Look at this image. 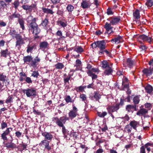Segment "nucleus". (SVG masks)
<instances>
[{
	"mask_svg": "<svg viewBox=\"0 0 153 153\" xmlns=\"http://www.w3.org/2000/svg\"><path fill=\"white\" fill-rule=\"evenodd\" d=\"M53 120L55 121L56 124L59 127H62V131L64 138H67L69 134V131L66 129L64 125L66 123L67 121L69 120V118L66 115L60 117H53Z\"/></svg>",
	"mask_w": 153,
	"mask_h": 153,
	"instance_id": "obj_1",
	"label": "nucleus"
},
{
	"mask_svg": "<svg viewBox=\"0 0 153 153\" xmlns=\"http://www.w3.org/2000/svg\"><path fill=\"white\" fill-rule=\"evenodd\" d=\"M23 60L25 63L27 64L30 66L35 68L37 67L40 61V58L37 56L34 59L31 55H27L23 57Z\"/></svg>",
	"mask_w": 153,
	"mask_h": 153,
	"instance_id": "obj_2",
	"label": "nucleus"
},
{
	"mask_svg": "<svg viewBox=\"0 0 153 153\" xmlns=\"http://www.w3.org/2000/svg\"><path fill=\"white\" fill-rule=\"evenodd\" d=\"M27 28L29 31L32 32L34 35H38L41 32V30L36 22L32 23L31 25L28 26Z\"/></svg>",
	"mask_w": 153,
	"mask_h": 153,
	"instance_id": "obj_3",
	"label": "nucleus"
},
{
	"mask_svg": "<svg viewBox=\"0 0 153 153\" xmlns=\"http://www.w3.org/2000/svg\"><path fill=\"white\" fill-rule=\"evenodd\" d=\"M22 91L28 97L32 96L33 97H35L37 95L36 90L33 88L22 89Z\"/></svg>",
	"mask_w": 153,
	"mask_h": 153,
	"instance_id": "obj_4",
	"label": "nucleus"
},
{
	"mask_svg": "<svg viewBox=\"0 0 153 153\" xmlns=\"http://www.w3.org/2000/svg\"><path fill=\"white\" fill-rule=\"evenodd\" d=\"M125 101V100L124 99L120 98L119 103H117L115 105H111L112 106H110L109 109L111 110L112 112L116 111V112H117V111L120 108V106H121L124 104Z\"/></svg>",
	"mask_w": 153,
	"mask_h": 153,
	"instance_id": "obj_5",
	"label": "nucleus"
},
{
	"mask_svg": "<svg viewBox=\"0 0 153 153\" xmlns=\"http://www.w3.org/2000/svg\"><path fill=\"white\" fill-rule=\"evenodd\" d=\"M97 45L96 46L97 48H99V53L103 54V51L106 48V43L104 40L102 41H97Z\"/></svg>",
	"mask_w": 153,
	"mask_h": 153,
	"instance_id": "obj_6",
	"label": "nucleus"
},
{
	"mask_svg": "<svg viewBox=\"0 0 153 153\" xmlns=\"http://www.w3.org/2000/svg\"><path fill=\"white\" fill-rule=\"evenodd\" d=\"M72 110L70 111V112L68 113V116L69 119H73L75 118L78 115L77 111L78 109L75 106V105L74 104H72Z\"/></svg>",
	"mask_w": 153,
	"mask_h": 153,
	"instance_id": "obj_7",
	"label": "nucleus"
},
{
	"mask_svg": "<svg viewBox=\"0 0 153 153\" xmlns=\"http://www.w3.org/2000/svg\"><path fill=\"white\" fill-rule=\"evenodd\" d=\"M84 51V50L82 47L78 46L75 47L74 51L71 53L72 54V56L74 58H79L80 56L79 54H77L76 53H81Z\"/></svg>",
	"mask_w": 153,
	"mask_h": 153,
	"instance_id": "obj_8",
	"label": "nucleus"
},
{
	"mask_svg": "<svg viewBox=\"0 0 153 153\" xmlns=\"http://www.w3.org/2000/svg\"><path fill=\"white\" fill-rule=\"evenodd\" d=\"M134 64V61L131 58H128L127 59L126 61L123 62L124 66L129 67L130 68H132Z\"/></svg>",
	"mask_w": 153,
	"mask_h": 153,
	"instance_id": "obj_9",
	"label": "nucleus"
},
{
	"mask_svg": "<svg viewBox=\"0 0 153 153\" xmlns=\"http://www.w3.org/2000/svg\"><path fill=\"white\" fill-rule=\"evenodd\" d=\"M16 40V47H20L22 45L25 44L24 39L23 38L22 36L19 34L15 38Z\"/></svg>",
	"mask_w": 153,
	"mask_h": 153,
	"instance_id": "obj_10",
	"label": "nucleus"
},
{
	"mask_svg": "<svg viewBox=\"0 0 153 153\" xmlns=\"http://www.w3.org/2000/svg\"><path fill=\"white\" fill-rule=\"evenodd\" d=\"M122 79V87L121 90L123 91H126V88H128L129 87V80L127 78L124 77Z\"/></svg>",
	"mask_w": 153,
	"mask_h": 153,
	"instance_id": "obj_11",
	"label": "nucleus"
},
{
	"mask_svg": "<svg viewBox=\"0 0 153 153\" xmlns=\"http://www.w3.org/2000/svg\"><path fill=\"white\" fill-rule=\"evenodd\" d=\"M39 145L45 148V149L48 151L50 150L51 149V147L49 146V142L46 140L42 141L39 143Z\"/></svg>",
	"mask_w": 153,
	"mask_h": 153,
	"instance_id": "obj_12",
	"label": "nucleus"
},
{
	"mask_svg": "<svg viewBox=\"0 0 153 153\" xmlns=\"http://www.w3.org/2000/svg\"><path fill=\"white\" fill-rule=\"evenodd\" d=\"M110 20V22L112 25H116L121 20L120 16H114L109 18Z\"/></svg>",
	"mask_w": 153,
	"mask_h": 153,
	"instance_id": "obj_13",
	"label": "nucleus"
},
{
	"mask_svg": "<svg viewBox=\"0 0 153 153\" xmlns=\"http://www.w3.org/2000/svg\"><path fill=\"white\" fill-rule=\"evenodd\" d=\"M139 39L142 40L143 41L147 42L150 44H151V42L153 41V39L151 37L142 34L140 35L139 37Z\"/></svg>",
	"mask_w": 153,
	"mask_h": 153,
	"instance_id": "obj_14",
	"label": "nucleus"
},
{
	"mask_svg": "<svg viewBox=\"0 0 153 153\" xmlns=\"http://www.w3.org/2000/svg\"><path fill=\"white\" fill-rule=\"evenodd\" d=\"M38 19V18L33 17L31 15L28 16L26 19L27 26L31 25L32 23L36 22Z\"/></svg>",
	"mask_w": 153,
	"mask_h": 153,
	"instance_id": "obj_15",
	"label": "nucleus"
},
{
	"mask_svg": "<svg viewBox=\"0 0 153 153\" xmlns=\"http://www.w3.org/2000/svg\"><path fill=\"white\" fill-rule=\"evenodd\" d=\"M49 23L48 19V18H45L44 19H42L39 26L42 27L43 28L46 30L48 28L47 26Z\"/></svg>",
	"mask_w": 153,
	"mask_h": 153,
	"instance_id": "obj_16",
	"label": "nucleus"
},
{
	"mask_svg": "<svg viewBox=\"0 0 153 153\" xmlns=\"http://www.w3.org/2000/svg\"><path fill=\"white\" fill-rule=\"evenodd\" d=\"M91 5L89 0H84L81 3V7L83 9L87 8L89 7Z\"/></svg>",
	"mask_w": 153,
	"mask_h": 153,
	"instance_id": "obj_17",
	"label": "nucleus"
},
{
	"mask_svg": "<svg viewBox=\"0 0 153 153\" xmlns=\"http://www.w3.org/2000/svg\"><path fill=\"white\" fill-rule=\"evenodd\" d=\"M42 135L44 137L45 140H51L53 138V136L51 133L47 132H45L42 133Z\"/></svg>",
	"mask_w": 153,
	"mask_h": 153,
	"instance_id": "obj_18",
	"label": "nucleus"
},
{
	"mask_svg": "<svg viewBox=\"0 0 153 153\" xmlns=\"http://www.w3.org/2000/svg\"><path fill=\"white\" fill-rule=\"evenodd\" d=\"M136 106L135 105H128L126 106V109L128 112H133L134 110L136 111Z\"/></svg>",
	"mask_w": 153,
	"mask_h": 153,
	"instance_id": "obj_19",
	"label": "nucleus"
},
{
	"mask_svg": "<svg viewBox=\"0 0 153 153\" xmlns=\"http://www.w3.org/2000/svg\"><path fill=\"white\" fill-rule=\"evenodd\" d=\"M105 69V70L102 74V75L105 76H109L110 75H112V73L113 72V70L110 67Z\"/></svg>",
	"mask_w": 153,
	"mask_h": 153,
	"instance_id": "obj_20",
	"label": "nucleus"
},
{
	"mask_svg": "<svg viewBox=\"0 0 153 153\" xmlns=\"http://www.w3.org/2000/svg\"><path fill=\"white\" fill-rule=\"evenodd\" d=\"M49 44L47 41L41 42L39 44L40 49H45L48 48Z\"/></svg>",
	"mask_w": 153,
	"mask_h": 153,
	"instance_id": "obj_21",
	"label": "nucleus"
},
{
	"mask_svg": "<svg viewBox=\"0 0 153 153\" xmlns=\"http://www.w3.org/2000/svg\"><path fill=\"white\" fill-rule=\"evenodd\" d=\"M36 44L34 43H32L30 45H28L26 50L27 53H32L33 49L36 48Z\"/></svg>",
	"mask_w": 153,
	"mask_h": 153,
	"instance_id": "obj_22",
	"label": "nucleus"
},
{
	"mask_svg": "<svg viewBox=\"0 0 153 153\" xmlns=\"http://www.w3.org/2000/svg\"><path fill=\"white\" fill-rule=\"evenodd\" d=\"M129 123L133 129L136 131H137V128L139 125V122L133 120L131 121Z\"/></svg>",
	"mask_w": 153,
	"mask_h": 153,
	"instance_id": "obj_23",
	"label": "nucleus"
},
{
	"mask_svg": "<svg viewBox=\"0 0 153 153\" xmlns=\"http://www.w3.org/2000/svg\"><path fill=\"white\" fill-rule=\"evenodd\" d=\"M42 9L43 12L44 13H46L48 14L53 15L54 13V12L52 10L48 8L42 7Z\"/></svg>",
	"mask_w": 153,
	"mask_h": 153,
	"instance_id": "obj_24",
	"label": "nucleus"
},
{
	"mask_svg": "<svg viewBox=\"0 0 153 153\" xmlns=\"http://www.w3.org/2000/svg\"><path fill=\"white\" fill-rule=\"evenodd\" d=\"M140 96L139 95H134V96L133 97V101L134 105H136L137 104L139 103L140 101Z\"/></svg>",
	"mask_w": 153,
	"mask_h": 153,
	"instance_id": "obj_25",
	"label": "nucleus"
},
{
	"mask_svg": "<svg viewBox=\"0 0 153 153\" xmlns=\"http://www.w3.org/2000/svg\"><path fill=\"white\" fill-rule=\"evenodd\" d=\"M86 87V86H80L79 87H76L75 90L78 93L83 92L85 91L84 89Z\"/></svg>",
	"mask_w": 153,
	"mask_h": 153,
	"instance_id": "obj_26",
	"label": "nucleus"
},
{
	"mask_svg": "<svg viewBox=\"0 0 153 153\" xmlns=\"http://www.w3.org/2000/svg\"><path fill=\"white\" fill-rule=\"evenodd\" d=\"M110 25H112L111 23H108V22H106L105 25L104 26V27L106 31L104 33V34L106 35V34L108 33V32L110 31Z\"/></svg>",
	"mask_w": 153,
	"mask_h": 153,
	"instance_id": "obj_27",
	"label": "nucleus"
},
{
	"mask_svg": "<svg viewBox=\"0 0 153 153\" xmlns=\"http://www.w3.org/2000/svg\"><path fill=\"white\" fill-rule=\"evenodd\" d=\"M18 22L20 25V27L22 28L23 30L25 29V21L23 18H21L18 20Z\"/></svg>",
	"mask_w": 153,
	"mask_h": 153,
	"instance_id": "obj_28",
	"label": "nucleus"
},
{
	"mask_svg": "<svg viewBox=\"0 0 153 153\" xmlns=\"http://www.w3.org/2000/svg\"><path fill=\"white\" fill-rule=\"evenodd\" d=\"M122 39V37L118 35L117 36L112 39L110 41L112 42H114L115 44H118L121 42L120 39Z\"/></svg>",
	"mask_w": 153,
	"mask_h": 153,
	"instance_id": "obj_29",
	"label": "nucleus"
},
{
	"mask_svg": "<svg viewBox=\"0 0 153 153\" xmlns=\"http://www.w3.org/2000/svg\"><path fill=\"white\" fill-rule=\"evenodd\" d=\"M153 89L152 87L149 84L147 85L145 88L146 91L149 94L152 93Z\"/></svg>",
	"mask_w": 153,
	"mask_h": 153,
	"instance_id": "obj_30",
	"label": "nucleus"
},
{
	"mask_svg": "<svg viewBox=\"0 0 153 153\" xmlns=\"http://www.w3.org/2000/svg\"><path fill=\"white\" fill-rule=\"evenodd\" d=\"M148 113V111L146 109L141 108L140 109L137 113L138 115H140L141 114L143 115Z\"/></svg>",
	"mask_w": 153,
	"mask_h": 153,
	"instance_id": "obj_31",
	"label": "nucleus"
},
{
	"mask_svg": "<svg viewBox=\"0 0 153 153\" xmlns=\"http://www.w3.org/2000/svg\"><path fill=\"white\" fill-rule=\"evenodd\" d=\"M93 97L96 101H99L101 98V95L98 92L94 91L93 94Z\"/></svg>",
	"mask_w": 153,
	"mask_h": 153,
	"instance_id": "obj_32",
	"label": "nucleus"
},
{
	"mask_svg": "<svg viewBox=\"0 0 153 153\" xmlns=\"http://www.w3.org/2000/svg\"><path fill=\"white\" fill-rule=\"evenodd\" d=\"M87 73L89 76L92 77V80L96 79L97 77V75L93 73L91 70H88L87 71Z\"/></svg>",
	"mask_w": 153,
	"mask_h": 153,
	"instance_id": "obj_33",
	"label": "nucleus"
},
{
	"mask_svg": "<svg viewBox=\"0 0 153 153\" xmlns=\"http://www.w3.org/2000/svg\"><path fill=\"white\" fill-rule=\"evenodd\" d=\"M28 11L30 12H32L33 10H35L37 9V7L36 4H32L30 5H29Z\"/></svg>",
	"mask_w": 153,
	"mask_h": 153,
	"instance_id": "obj_34",
	"label": "nucleus"
},
{
	"mask_svg": "<svg viewBox=\"0 0 153 153\" xmlns=\"http://www.w3.org/2000/svg\"><path fill=\"white\" fill-rule=\"evenodd\" d=\"M19 34L15 30H10V35L12 36L13 39L16 38V37Z\"/></svg>",
	"mask_w": 153,
	"mask_h": 153,
	"instance_id": "obj_35",
	"label": "nucleus"
},
{
	"mask_svg": "<svg viewBox=\"0 0 153 153\" xmlns=\"http://www.w3.org/2000/svg\"><path fill=\"white\" fill-rule=\"evenodd\" d=\"M101 65L102 68L105 69L110 67L108 63L105 60H104L102 62Z\"/></svg>",
	"mask_w": 153,
	"mask_h": 153,
	"instance_id": "obj_36",
	"label": "nucleus"
},
{
	"mask_svg": "<svg viewBox=\"0 0 153 153\" xmlns=\"http://www.w3.org/2000/svg\"><path fill=\"white\" fill-rule=\"evenodd\" d=\"M133 16L135 19H137L140 17V11L139 10L137 9L133 13Z\"/></svg>",
	"mask_w": 153,
	"mask_h": 153,
	"instance_id": "obj_37",
	"label": "nucleus"
},
{
	"mask_svg": "<svg viewBox=\"0 0 153 153\" xmlns=\"http://www.w3.org/2000/svg\"><path fill=\"white\" fill-rule=\"evenodd\" d=\"M21 16L20 14L18 13H16V12L13 13L11 16H10V19H13L14 18H18V19H21L20 18Z\"/></svg>",
	"mask_w": 153,
	"mask_h": 153,
	"instance_id": "obj_38",
	"label": "nucleus"
},
{
	"mask_svg": "<svg viewBox=\"0 0 153 153\" xmlns=\"http://www.w3.org/2000/svg\"><path fill=\"white\" fill-rule=\"evenodd\" d=\"M55 67L56 69H62L64 68V66L62 63L58 62L55 65Z\"/></svg>",
	"mask_w": 153,
	"mask_h": 153,
	"instance_id": "obj_39",
	"label": "nucleus"
},
{
	"mask_svg": "<svg viewBox=\"0 0 153 153\" xmlns=\"http://www.w3.org/2000/svg\"><path fill=\"white\" fill-rule=\"evenodd\" d=\"M132 128L131 125H130V123L127 125L124 128L126 131L128 133L131 132Z\"/></svg>",
	"mask_w": 153,
	"mask_h": 153,
	"instance_id": "obj_40",
	"label": "nucleus"
},
{
	"mask_svg": "<svg viewBox=\"0 0 153 153\" xmlns=\"http://www.w3.org/2000/svg\"><path fill=\"white\" fill-rule=\"evenodd\" d=\"M97 114L98 116L100 117L103 118L107 114V113L105 111H103L102 112H97Z\"/></svg>",
	"mask_w": 153,
	"mask_h": 153,
	"instance_id": "obj_41",
	"label": "nucleus"
},
{
	"mask_svg": "<svg viewBox=\"0 0 153 153\" xmlns=\"http://www.w3.org/2000/svg\"><path fill=\"white\" fill-rule=\"evenodd\" d=\"M145 5L148 7H151L153 5V0H146Z\"/></svg>",
	"mask_w": 153,
	"mask_h": 153,
	"instance_id": "obj_42",
	"label": "nucleus"
},
{
	"mask_svg": "<svg viewBox=\"0 0 153 153\" xmlns=\"http://www.w3.org/2000/svg\"><path fill=\"white\" fill-rule=\"evenodd\" d=\"M80 98L81 99L82 101L85 103V101H86L87 97L85 94H81L80 95Z\"/></svg>",
	"mask_w": 153,
	"mask_h": 153,
	"instance_id": "obj_43",
	"label": "nucleus"
},
{
	"mask_svg": "<svg viewBox=\"0 0 153 153\" xmlns=\"http://www.w3.org/2000/svg\"><path fill=\"white\" fill-rule=\"evenodd\" d=\"M66 9L69 12H71L74 9V7L71 4H69L67 7Z\"/></svg>",
	"mask_w": 153,
	"mask_h": 153,
	"instance_id": "obj_44",
	"label": "nucleus"
},
{
	"mask_svg": "<svg viewBox=\"0 0 153 153\" xmlns=\"http://www.w3.org/2000/svg\"><path fill=\"white\" fill-rule=\"evenodd\" d=\"M110 106H112L111 105H108L106 108V109L108 111V112L109 113V114H110L111 116L113 118V119H114V115L111 113H113L114 112H116V111H112L110 109H109V107Z\"/></svg>",
	"mask_w": 153,
	"mask_h": 153,
	"instance_id": "obj_45",
	"label": "nucleus"
},
{
	"mask_svg": "<svg viewBox=\"0 0 153 153\" xmlns=\"http://www.w3.org/2000/svg\"><path fill=\"white\" fill-rule=\"evenodd\" d=\"M39 75V74L38 71H33L31 74V76L36 78H38Z\"/></svg>",
	"mask_w": 153,
	"mask_h": 153,
	"instance_id": "obj_46",
	"label": "nucleus"
},
{
	"mask_svg": "<svg viewBox=\"0 0 153 153\" xmlns=\"http://www.w3.org/2000/svg\"><path fill=\"white\" fill-rule=\"evenodd\" d=\"M7 7V4L3 1H0V8H4Z\"/></svg>",
	"mask_w": 153,
	"mask_h": 153,
	"instance_id": "obj_47",
	"label": "nucleus"
},
{
	"mask_svg": "<svg viewBox=\"0 0 153 153\" xmlns=\"http://www.w3.org/2000/svg\"><path fill=\"white\" fill-rule=\"evenodd\" d=\"M33 112L35 114L38 115H40L41 114V112L38 111V110H36L34 107L33 108Z\"/></svg>",
	"mask_w": 153,
	"mask_h": 153,
	"instance_id": "obj_48",
	"label": "nucleus"
},
{
	"mask_svg": "<svg viewBox=\"0 0 153 153\" xmlns=\"http://www.w3.org/2000/svg\"><path fill=\"white\" fill-rule=\"evenodd\" d=\"M12 4L14 5V8L16 10L19 5V2L18 1L16 0Z\"/></svg>",
	"mask_w": 153,
	"mask_h": 153,
	"instance_id": "obj_49",
	"label": "nucleus"
},
{
	"mask_svg": "<svg viewBox=\"0 0 153 153\" xmlns=\"http://www.w3.org/2000/svg\"><path fill=\"white\" fill-rule=\"evenodd\" d=\"M142 146L144 147L145 149H147L148 148H149V146H153V144L150 143H148L145 144L144 146Z\"/></svg>",
	"mask_w": 153,
	"mask_h": 153,
	"instance_id": "obj_50",
	"label": "nucleus"
},
{
	"mask_svg": "<svg viewBox=\"0 0 153 153\" xmlns=\"http://www.w3.org/2000/svg\"><path fill=\"white\" fill-rule=\"evenodd\" d=\"M7 51H8L7 49H6L5 50H3L2 51H1V56L6 57L7 55Z\"/></svg>",
	"mask_w": 153,
	"mask_h": 153,
	"instance_id": "obj_51",
	"label": "nucleus"
},
{
	"mask_svg": "<svg viewBox=\"0 0 153 153\" xmlns=\"http://www.w3.org/2000/svg\"><path fill=\"white\" fill-rule=\"evenodd\" d=\"M59 23L60 25L63 27H66L68 25L66 22H64L61 21H59Z\"/></svg>",
	"mask_w": 153,
	"mask_h": 153,
	"instance_id": "obj_52",
	"label": "nucleus"
},
{
	"mask_svg": "<svg viewBox=\"0 0 153 153\" xmlns=\"http://www.w3.org/2000/svg\"><path fill=\"white\" fill-rule=\"evenodd\" d=\"M71 98L69 95H66L65 98V100L67 103L70 102L71 101Z\"/></svg>",
	"mask_w": 153,
	"mask_h": 153,
	"instance_id": "obj_53",
	"label": "nucleus"
},
{
	"mask_svg": "<svg viewBox=\"0 0 153 153\" xmlns=\"http://www.w3.org/2000/svg\"><path fill=\"white\" fill-rule=\"evenodd\" d=\"M6 76L3 74H0V80L5 82L6 81Z\"/></svg>",
	"mask_w": 153,
	"mask_h": 153,
	"instance_id": "obj_54",
	"label": "nucleus"
},
{
	"mask_svg": "<svg viewBox=\"0 0 153 153\" xmlns=\"http://www.w3.org/2000/svg\"><path fill=\"white\" fill-rule=\"evenodd\" d=\"M56 34L57 36H59L62 38H65V37L62 36V33L61 30H58L56 33Z\"/></svg>",
	"mask_w": 153,
	"mask_h": 153,
	"instance_id": "obj_55",
	"label": "nucleus"
},
{
	"mask_svg": "<svg viewBox=\"0 0 153 153\" xmlns=\"http://www.w3.org/2000/svg\"><path fill=\"white\" fill-rule=\"evenodd\" d=\"M25 81L26 82L28 83H32V81L31 79L30 78L28 77H26Z\"/></svg>",
	"mask_w": 153,
	"mask_h": 153,
	"instance_id": "obj_56",
	"label": "nucleus"
},
{
	"mask_svg": "<svg viewBox=\"0 0 153 153\" xmlns=\"http://www.w3.org/2000/svg\"><path fill=\"white\" fill-rule=\"evenodd\" d=\"M70 78L69 76H68L67 78H64V82L65 84H66L67 83L69 84V80L70 79Z\"/></svg>",
	"mask_w": 153,
	"mask_h": 153,
	"instance_id": "obj_57",
	"label": "nucleus"
},
{
	"mask_svg": "<svg viewBox=\"0 0 153 153\" xmlns=\"http://www.w3.org/2000/svg\"><path fill=\"white\" fill-rule=\"evenodd\" d=\"M22 7L23 10H28L29 7V5L27 4L23 5L22 6Z\"/></svg>",
	"mask_w": 153,
	"mask_h": 153,
	"instance_id": "obj_58",
	"label": "nucleus"
},
{
	"mask_svg": "<svg viewBox=\"0 0 153 153\" xmlns=\"http://www.w3.org/2000/svg\"><path fill=\"white\" fill-rule=\"evenodd\" d=\"M126 92L127 94L128 95H130L131 93V91L129 87H128V88H126Z\"/></svg>",
	"mask_w": 153,
	"mask_h": 153,
	"instance_id": "obj_59",
	"label": "nucleus"
},
{
	"mask_svg": "<svg viewBox=\"0 0 153 153\" xmlns=\"http://www.w3.org/2000/svg\"><path fill=\"white\" fill-rule=\"evenodd\" d=\"M104 52H105L109 57H111L112 56V54L110 52L108 51L107 50L105 49L103 51V54L104 53Z\"/></svg>",
	"mask_w": 153,
	"mask_h": 153,
	"instance_id": "obj_60",
	"label": "nucleus"
},
{
	"mask_svg": "<svg viewBox=\"0 0 153 153\" xmlns=\"http://www.w3.org/2000/svg\"><path fill=\"white\" fill-rule=\"evenodd\" d=\"M61 0H51V1L53 4H56L60 3Z\"/></svg>",
	"mask_w": 153,
	"mask_h": 153,
	"instance_id": "obj_61",
	"label": "nucleus"
},
{
	"mask_svg": "<svg viewBox=\"0 0 153 153\" xmlns=\"http://www.w3.org/2000/svg\"><path fill=\"white\" fill-rule=\"evenodd\" d=\"M140 153H146L145 149L142 146L140 148Z\"/></svg>",
	"mask_w": 153,
	"mask_h": 153,
	"instance_id": "obj_62",
	"label": "nucleus"
},
{
	"mask_svg": "<svg viewBox=\"0 0 153 153\" xmlns=\"http://www.w3.org/2000/svg\"><path fill=\"white\" fill-rule=\"evenodd\" d=\"M107 13L108 15H113L114 13L113 12L111 8H108L107 10Z\"/></svg>",
	"mask_w": 153,
	"mask_h": 153,
	"instance_id": "obj_63",
	"label": "nucleus"
},
{
	"mask_svg": "<svg viewBox=\"0 0 153 153\" xmlns=\"http://www.w3.org/2000/svg\"><path fill=\"white\" fill-rule=\"evenodd\" d=\"M103 31L104 30H102V31H101L100 30H99L96 31L95 34L96 35L98 36L102 33L103 32Z\"/></svg>",
	"mask_w": 153,
	"mask_h": 153,
	"instance_id": "obj_64",
	"label": "nucleus"
}]
</instances>
